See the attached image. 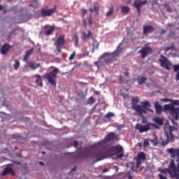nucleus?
<instances>
[{"instance_id": "49", "label": "nucleus", "mask_w": 179, "mask_h": 179, "mask_svg": "<svg viewBox=\"0 0 179 179\" xmlns=\"http://www.w3.org/2000/svg\"><path fill=\"white\" fill-rule=\"evenodd\" d=\"M176 80H179V71L178 72L176 75Z\"/></svg>"}, {"instance_id": "23", "label": "nucleus", "mask_w": 179, "mask_h": 179, "mask_svg": "<svg viewBox=\"0 0 179 179\" xmlns=\"http://www.w3.org/2000/svg\"><path fill=\"white\" fill-rule=\"evenodd\" d=\"M120 8H122L121 12L123 15H128L131 10V8L129 6H120Z\"/></svg>"}, {"instance_id": "45", "label": "nucleus", "mask_w": 179, "mask_h": 179, "mask_svg": "<svg viewBox=\"0 0 179 179\" xmlns=\"http://www.w3.org/2000/svg\"><path fill=\"white\" fill-rule=\"evenodd\" d=\"M112 59H113V58H108V59H106V60H105L106 64H109V63H110L111 61H112Z\"/></svg>"}, {"instance_id": "2", "label": "nucleus", "mask_w": 179, "mask_h": 179, "mask_svg": "<svg viewBox=\"0 0 179 179\" xmlns=\"http://www.w3.org/2000/svg\"><path fill=\"white\" fill-rule=\"evenodd\" d=\"M178 134V128L171 125H169L164 128L165 138L161 137L159 141L155 136V138L150 140V142L156 146L159 143L161 146H166L169 143H173L176 141V135Z\"/></svg>"}, {"instance_id": "56", "label": "nucleus", "mask_w": 179, "mask_h": 179, "mask_svg": "<svg viewBox=\"0 0 179 179\" xmlns=\"http://www.w3.org/2000/svg\"><path fill=\"white\" fill-rule=\"evenodd\" d=\"M151 113H153V110L152 109L149 110Z\"/></svg>"}, {"instance_id": "31", "label": "nucleus", "mask_w": 179, "mask_h": 179, "mask_svg": "<svg viewBox=\"0 0 179 179\" xmlns=\"http://www.w3.org/2000/svg\"><path fill=\"white\" fill-rule=\"evenodd\" d=\"M115 113H112V112H108V113L106 114L105 115V118L109 120V121H110V118L113 117H115Z\"/></svg>"}, {"instance_id": "48", "label": "nucleus", "mask_w": 179, "mask_h": 179, "mask_svg": "<svg viewBox=\"0 0 179 179\" xmlns=\"http://www.w3.org/2000/svg\"><path fill=\"white\" fill-rule=\"evenodd\" d=\"M108 171V169H103V173H107Z\"/></svg>"}, {"instance_id": "30", "label": "nucleus", "mask_w": 179, "mask_h": 179, "mask_svg": "<svg viewBox=\"0 0 179 179\" xmlns=\"http://www.w3.org/2000/svg\"><path fill=\"white\" fill-rule=\"evenodd\" d=\"M28 66L31 68V69L35 70L37 69L40 66V64H36L31 62Z\"/></svg>"}, {"instance_id": "40", "label": "nucleus", "mask_w": 179, "mask_h": 179, "mask_svg": "<svg viewBox=\"0 0 179 179\" xmlns=\"http://www.w3.org/2000/svg\"><path fill=\"white\" fill-rule=\"evenodd\" d=\"M174 72H178L179 71V64L173 65Z\"/></svg>"}, {"instance_id": "24", "label": "nucleus", "mask_w": 179, "mask_h": 179, "mask_svg": "<svg viewBox=\"0 0 179 179\" xmlns=\"http://www.w3.org/2000/svg\"><path fill=\"white\" fill-rule=\"evenodd\" d=\"M153 121L157 123V124L162 126L164 124V120L162 118H160L159 117H155L153 118Z\"/></svg>"}, {"instance_id": "27", "label": "nucleus", "mask_w": 179, "mask_h": 179, "mask_svg": "<svg viewBox=\"0 0 179 179\" xmlns=\"http://www.w3.org/2000/svg\"><path fill=\"white\" fill-rule=\"evenodd\" d=\"M34 51V49H31L30 50H27L26 52L25 56H24L23 60L27 62L28 60V58L29 55H31L32 52Z\"/></svg>"}, {"instance_id": "54", "label": "nucleus", "mask_w": 179, "mask_h": 179, "mask_svg": "<svg viewBox=\"0 0 179 179\" xmlns=\"http://www.w3.org/2000/svg\"><path fill=\"white\" fill-rule=\"evenodd\" d=\"M2 9H3V7H2V6H1V5H0V11H1V10H2Z\"/></svg>"}, {"instance_id": "47", "label": "nucleus", "mask_w": 179, "mask_h": 179, "mask_svg": "<svg viewBox=\"0 0 179 179\" xmlns=\"http://www.w3.org/2000/svg\"><path fill=\"white\" fill-rule=\"evenodd\" d=\"M127 176V178H128V179H133V178H132V176H131V174L127 173V174H126V176Z\"/></svg>"}, {"instance_id": "20", "label": "nucleus", "mask_w": 179, "mask_h": 179, "mask_svg": "<svg viewBox=\"0 0 179 179\" xmlns=\"http://www.w3.org/2000/svg\"><path fill=\"white\" fill-rule=\"evenodd\" d=\"M10 48V46L8 43H6L2 46L1 49V54L3 55H6V54L8 52Z\"/></svg>"}, {"instance_id": "51", "label": "nucleus", "mask_w": 179, "mask_h": 179, "mask_svg": "<svg viewBox=\"0 0 179 179\" xmlns=\"http://www.w3.org/2000/svg\"><path fill=\"white\" fill-rule=\"evenodd\" d=\"M167 26L168 27H173V24H168Z\"/></svg>"}, {"instance_id": "62", "label": "nucleus", "mask_w": 179, "mask_h": 179, "mask_svg": "<svg viewBox=\"0 0 179 179\" xmlns=\"http://www.w3.org/2000/svg\"><path fill=\"white\" fill-rule=\"evenodd\" d=\"M178 26H179V22H178Z\"/></svg>"}, {"instance_id": "44", "label": "nucleus", "mask_w": 179, "mask_h": 179, "mask_svg": "<svg viewBox=\"0 0 179 179\" xmlns=\"http://www.w3.org/2000/svg\"><path fill=\"white\" fill-rule=\"evenodd\" d=\"M73 146H74V148H77L78 146V142L77 141H75L74 142H73Z\"/></svg>"}, {"instance_id": "8", "label": "nucleus", "mask_w": 179, "mask_h": 179, "mask_svg": "<svg viewBox=\"0 0 179 179\" xmlns=\"http://www.w3.org/2000/svg\"><path fill=\"white\" fill-rule=\"evenodd\" d=\"M150 127H155L157 128L156 124L149 122L145 125L137 124L136 126V129H138L139 132L142 134L143 132H148L150 129Z\"/></svg>"}, {"instance_id": "46", "label": "nucleus", "mask_w": 179, "mask_h": 179, "mask_svg": "<svg viewBox=\"0 0 179 179\" xmlns=\"http://www.w3.org/2000/svg\"><path fill=\"white\" fill-rule=\"evenodd\" d=\"M81 12H82L83 16H85V15L87 14V10L86 9H82Z\"/></svg>"}, {"instance_id": "29", "label": "nucleus", "mask_w": 179, "mask_h": 179, "mask_svg": "<svg viewBox=\"0 0 179 179\" xmlns=\"http://www.w3.org/2000/svg\"><path fill=\"white\" fill-rule=\"evenodd\" d=\"M146 80L147 78L145 77H139L138 78H137V81L138 82L139 85H143Z\"/></svg>"}, {"instance_id": "42", "label": "nucleus", "mask_w": 179, "mask_h": 179, "mask_svg": "<svg viewBox=\"0 0 179 179\" xmlns=\"http://www.w3.org/2000/svg\"><path fill=\"white\" fill-rule=\"evenodd\" d=\"M159 179H167L166 176H163L162 173L158 174Z\"/></svg>"}, {"instance_id": "39", "label": "nucleus", "mask_w": 179, "mask_h": 179, "mask_svg": "<svg viewBox=\"0 0 179 179\" xmlns=\"http://www.w3.org/2000/svg\"><path fill=\"white\" fill-rule=\"evenodd\" d=\"M76 55V52L74 51L73 53L71 55L70 57H69V60L71 61L75 58V56Z\"/></svg>"}, {"instance_id": "21", "label": "nucleus", "mask_w": 179, "mask_h": 179, "mask_svg": "<svg viewBox=\"0 0 179 179\" xmlns=\"http://www.w3.org/2000/svg\"><path fill=\"white\" fill-rule=\"evenodd\" d=\"M99 3L97 2L93 3V9L90 8V12H95L96 15H99Z\"/></svg>"}, {"instance_id": "7", "label": "nucleus", "mask_w": 179, "mask_h": 179, "mask_svg": "<svg viewBox=\"0 0 179 179\" xmlns=\"http://www.w3.org/2000/svg\"><path fill=\"white\" fill-rule=\"evenodd\" d=\"M161 59H159V62L161 64V66L163 67L164 69L170 71V66H172V64L171 62L167 59L166 56L161 55Z\"/></svg>"}, {"instance_id": "61", "label": "nucleus", "mask_w": 179, "mask_h": 179, "mask_svg": "<svg viewBox=\"0 0 179 179\" xmlns=\"http://www.w3.org/2000/svg\"><path fill=\"white\" fill-rule=\"evenodd\" d=\"M85 85H87V83H85Z\"/></svg>"}, {"instance_id": "5", "label": "nucleus", "mask_w": 179, "mask_h": 179, "mask_svg": "<svg viewBox=\"0 0 179 179\" xmlns=\"http://www.w3.org/2000/svg\"><path fill=\"white\" fill-rule=\"evenodd\" d=\"M57 73H59V69L55 68L51 72L44 74L43 78L48 80V83L52 86H56Z\"/></svg>"}, {"instance_id": "58", "label": "nucleus", "mask_w": 179, "mask_h": 179, "mask_svg": "<svg viewBox=\"0 0 179 179\" xmlns=\"http://www.w3.org/2000/svg\"><path fill=\"white\" fill-rule=\"evenodd\" d=\"M167 100H169V99H164V101H167Z\"/></svg>"}, {"instance_id": "11", "label": "nucleus", "mask_w": 179, "mask_h": 179, "mask_svg": "<svg viewBox=\"0 0 179 179\" xmlns=\"http://www.w3.org/2000/svg\"><path fill=\"white\" fill-rule=\"evenodd\" d=\"M138 52L141 54V57L145 59L149 55L152 53V48L145 45L142 48L141 50H138Z\"/></svg>"}, {"instance_id": "13", "label": "nucleus", "mask_w": 179, "mask_h": 179, "mask_svg": "<svg viewBox=\"0 0 179 179\" xmlns=\"http://www.w3.org/2000/svg\"><path fill=\"white\" fill-rule=\"evenodd\" d=\"M146 159V155L145 152H138L137 154L136 158V168L138 169L140 165L142 164V161H145Z\"/></svg>"}, {"instance_id": "18", "label": "nucleus", "mask_w": 179, "mask_h": 179, "mask_svg": "<svg viewBox=\"0 0 179 179\" xmlns=\"http://www.w3.org/2000/svg\"><path fill=\"white\" fill-rule=\"evenodd\" d=\"M133 109H134V110H136L137 113H139L141 114L142 113H145L146 110L145 109V108H143L142 106H132Z\"/></svg>"}, {"instance_id": "36", "label": "nucleus", "mask_w": 179, "mask_h": 179, "mask_svg": "<svg viewBox=\"0 0 179 179\" xmlns=\"http://www.w3.org/2000/svg\"><path fill=\"white\" fill-rule=\"evenodd\" d=\"M94 102H95L94 98L93 96H91L89 98L87 103L89 105H92L94 103Z\"/></svg>"}, {"instance_id": "28", "label": "nucleus", "mask_w": 179, "mask_h": 179, "mask_svg": "<svg viewBox=\"0 0 179 179\" xmlns=\"http://www.w3.org/2000/svg\"><path fill=\"white\" fill-rule=\"evenodd\" d=\"M121 46V44H120L118 45V47H117V50H115V52H113L112 53V55L113 56H118L120 53H121L122 52V48H120V47Z\"/></svg>"}, {"instance_id": "4", "label": "nucleus", "mask_w": 179, "mask_h": 179, "mask_svg": "<svg viewBox=\"0 0 179 179\" xmlns=\"http://www.w3.org/2000/svg\"><path fill=\"white\" fill-rule=\"evenodd\" d=\"M164 110L170 112L171 123L178 127V123L175 120H179V106L176 108L173 106L166 105L164 106Z\"/></svg>"}, {"instance_id": "14", "label": "nucleus", "mask_w": 179, "mask_h": 179, "mask_svg": "<svg viewBox=\"0 0 179 179\" xmlns=\"http://www.w3.org/2000/svg\"><path fill=\"white\" fill-rule=\"evenodd\" d=\"M56 13V8H52L50 10H45L44 8L41 10V16L42 17H50Z\"/></svg>"}, {"instance_id": "52", "label": "nucleus", "mask_w": 179, "mask_h": 179, "mask_svg": "<svg viewBox=\"0 0 179 179\" xmlns=\"http://www.w3.org/2000/svg\"><path fill=\"white\" fill-rule=\"evenodd\" d=\"M76 170H77L76 167H74V168L72 169V170L71 171H71H76Z\"/></svg>"}, {"instance_id": "32", "label": "nucleus", "mask_w": 179, "mask_h": 179, "mask_svg": "<svg viewBox=\"0 0 179 179\" xmlns=\"http://www.w3.org/2000/svg\"><path fill=\"white\" fill-rule=\"evenodd\" d=\"M72 40H73V42H75L76 46L78 47V35L77 34L73 35Z\"/></svg>"}, {"instance_id": "50", "label": "nucleus", "mask_w": 179, "mask_h": 179, "mask_svg": "<svg viewBox=\"0 0 179 179\" xmlns=\"http://www.w3.org/2000/svg\"><path fill=\"white\" fill-rule=\"evenodd\" d=\"M138 145L139 146V148H142L143 144L141 143H138Z\"/></svg>"}, {"instance_id": "60", "label": "nucleus", "mask_w": 179, "mask_h": 179, "mask_svg": "<svg viewBox=\"0 0 179 179\" xmlns=\"http://www.w3.org/2000/svg\"><path fill=\"white\" fill-rule=\"evenodd\" d=\"M43 155H45V152H43Z\"/></svg>"}, {"instance_id": "10", "label": "nucleus", "mask_w": 179, "mask_h": 179, "mask_svg": "<svg viewBox=\"0 0 179 179\" xmlns=\"http://www.w3.org/2000/svg\"><path fill=\"white\" fill-rule=\"evenodd\" d=\"M148 3L147 0H134L133 6L137 9V12H138V15L141 13V8L142 6H145L146 3Z\"/></svg>"}, {"instance_id": "19", "label": "nucleus", "mask_w": 179, "mask_h": 179, "mask_svg": "<svg viewBox=\"0 0 179 179\" xmlns=\"http://www.w3.org/2000/svg\"><path fill=\"white\" fill-rule=\"evenodd\" d=\"M34 78H36V80L35 81V83H36V85L38 86H40V87H43V82H42L43 78H42V76H41L38 74H36V75L34 76Z\"/></svg>"}, {"instance_id": "33", "label": "nucleus", "mask_w": 179, "mask_h": 179, "mask_svg": "<svg viewBox=\"0 0 179 179\" xmlns=\"http://www.w3.org/2000/svg\"><path fill=\"white\" fill-rule=\"evenodd\" d=\"M141 104L142 105L143 108H150V103L148 101H145L144 102H141Z\"/></svg>"}, {"instance_id": "26", "label": "nucleus", "mask_w": 179, "mask_h": 179, "mask_svg": "<svg viewBox=\"0 0 179 179\" xmlns=\"http://www.w3.org/2000/svg\"><path fill=\"white\" fill-rule=\"evenodd\" d=\"M139 103V99L138 97H133L132 101L131 102V106L132 107L138 106V103Z\"/></svg>"}, {"instance_id": "17", "label": "nucleus", "mask_w": 179, "mask_h": 179, "mask_svg": "<svg viewBox=\"0 0 179 179\" xmlns=\"http://www.w3.org/2000/svg\"><path fill=\"white\" fill-rule=\"evenodd\" d=\"M8 173H10L12 176H15V171L13 170V169L10 168V167H6L5 169H3L1 176H4L8 175Z\"/></svg>"}, {"instance_id": "37", "label": "nucleus", "mask_w": 179, "mask_h": 179, "mask_svg": "<svg viewBox=\"0 0 179 179\" xmlns=\"http://www.w3.org/2000/svg\"><path fill=\"white\" fill-rule=\"evenodd\" d=\"M172 106H178L179 100H170Z\"/></svg>"}, {"instance_id": "57", "label": "nucleus", "mask_w": 179, "mask_h": 179, "mask_svg": "<svg viewBox=\"0 0 179 179\" xmlns=\"http://www.w3.org/2000/svg\"><path fill=\"white\" fill-rule=\"evenodd\" d=\"M108 53H105V55H108Z\"/></svg>"}, {"instance_id": "1", "label": "nucleus", "mask_w": 179, "mask_h": 179, "mask_svg": "<svg viewBox=\"0 0 179 179\" xmlns=\"http://www.w3.org/2000/svg\"><path fill=\"white\" fill-rule=\"evenodd\" d=\"M167 152L171 155V163L168 169H164L161 172L163 173H168L171 178L179 179V148H171L167 149Z\"/></svg>"}, {"instance_id": "35", "label": "nucleus", "mask_w": 179, "mask_h": 179, "mask_svg": "<svg viewBox=\"0 0 179 179\" xmlns=\"http://www.w3.org/2000/svg\"><path fill=\"white\" fill-rule=\"evenodd\" d=\"M14 62H15L13 64L14 69L17 70L20 67V62L18 59H15V60H14Z\"/></svg>"}, {"instance_id": "15", "label": "nucleus", "mask_w": 179, "mask_h": 179, "mask_svg": "<svg viewBox=\"0 0 179 179\" xmlns=\"http://www.w3.org/2000/svg\"><path fill=\"white\" fill-rule=\"evenodd\" d=\"M154 27L152 25H146L143 27V34L147 35L152 34L154 31Z\"/></svg>"}, {"instance_id": "6", "label": "nucleus", "mask_w": 179, "mask_h": 179, "mask_svg": "<svg viewBox=\"0 0 179 179\" xmlns=\"http://www.w3.org/2000/svg\"><path fill=\"white\" fill-rule=\"evenodd\" d=\"M65 44H66V40L64 38V35H61L57 38V40H55V49L57 51V55H59V53H61V50Z\"/></svg>"}, {"instance_id": "43", "label": "nucleus", "mask_w": 179, "mask_h": 179, "mask_svg": "<svg viewBox=\"0 0 179 179\" xmlns=\"http://www.w3.org/2000/svg\"><path fill=\"white\" fill-rule=\"evenodd\" d=\"M99 47V43H93V49H97Z\"/></svg>"}, {"instance_id": "59", "label": "nucleus", "mask_w": 179, "mask_h": 179, "mask_svg": "<svg viewBox=\"0 0 179 179\" xmlns=\"http://www.w3.org/2000/svg\"><path fill=\"white\" fill-rule=\"evenodd\" d=\"M119 9H117L116 11L118 12Z\"/></svg>"}, {"instance_id": "38", "label": "nucleus", "mask_w": 179, "mask_h": 179, "mask_svg": "<svg viewBox=\"0 0 179 179\" xmlns=\"http://www.w3.org/2000/svg\"><path fill=\"white\" fill-rule=\"evenodd\" d=\"M88 23H89L90 26L93 25V19L92 18V15H90V17L88 18Z\"/></svg>"}, {"instance_id": "55", "label": "nucleus", "mask_w": 179, "mask_h": 179, "mask_svg": "<svg viewBox=\"0 0 179 179\" xmlns=\"http://www.w3.org/2000/svg\"><path fill=\"white\" fill-rule=\"evenodd\" d=\"M125 76L128 77L129 76V73H125Z\"/></svg>"}, {"instance_id": "12", "label": "nucleus", "mask_w": 179, "mask_h": 179, "mask_svg": "<svg viewBox=\"0 0 179 179\" xmlns=\"http://www.w3.org/2000/svg\"><path fill=\"white\" fill-rule=\"evenodd\" d=\"M112 150L117 154V158L122 159L124 157V148L121 145H116L112 147Z\"/></svg>"}, {"instance_id": "9", "label": "nucleus", "mask_w": 179, "mask_h": 179, "mask_svg": "<svg viewBox=\"0 0 179 179\" xmlns=\"http://www.w3.org/2000/svg\"><path fill=\"white\" fill-rule=\"evenodd\" d=\"M54 31H55V27L51 26L49 27V26H45V27H41L40 34H43L44 36H49L51 34H52Z\"/></svg>"}, {"instance_id": "16", "label": "nucleus", "mask_w": 179, "mask_h": 179, "mask_svg": "<svg viewBox=\"0 0 179 179\" xmlns=\"http://www.w3.org/2000/svg\"><path fill=\"white\" fill-rule=\"evenodd\" d=\"M88 34H87L86 32L82 31V39H84L85 41H87L88 39H93V35L92 34V32L90 30H87Z\"/></svg>"}, {"instance_id": "3", "label": "nucleus", "mask_w": 179, "mask_h": 179, "mask_svg": "<svg viewBox=\"0 0 179 179\" xmlns=\"http://www.w3.org/2000/svg\"><path fill=\"white\" fill-rule=\"evenodd\" d=\"M115 138H116V136L115 133L111 132V133H109V134L106 136L105 139H103L101 141H99L94 145V147L96 148L99 149V150H97L94 152V154H93V157H94L96 162L101 161L106 158L107 155L105 152L104 146L106 143L115 141Z\"/></svg>"}, {"instance_id": "53", "label": "nucleus", "mask_w": 179, "mask_h": 179, "mask_svg": "<svg viewBox=\"0 0 179 179\" xmlns=\"http://www.w3.org/2000/svg\"><path fill=\"white\" fill-rule=\"evenodd\" d=\"M39 164H40V165H44V163H43V162H39Z\"/></svg>"}, {"instance_id": "22", "label": "nucleus", "mask_w": 179, "mask_h": 179, "mask_svg": "<svg viewBox=\"0 0 179 179\" xmlns=\"http://www.w3.org/2000/svg\"><path fill=\"white\" fill-rule=\"evenodd\" d=\"M155 109L156 110V113L158 115L162 114V107L159 105V102L155 103Z\"/></svg>"}, {"instance_id": "41", "label": "nucleus", "mask_w": 179, "mask_h": 179, "mask_svg": "<svg viewBox=\"0 0 179 179\" xmlns=\"http://www.w3.org/2000/svg\"><path fill=\"white\" fill-rule=\"evenodd\" d=\"M174 49V47L173 45H171V47H168L164 49L165 52H169V50H172Z\"/></svg>"}, {"instance_id": "34", "label": "nucleus", "mask_w": 179, "mask_h": 179, "mask_svg": "<svg viewBox=\"0 0 179 179\" xmlns=\"http://www.w3.org/2000/svg\"><path fill=\"white\" fill-rule=\"evenodd\" d=\"M150 138H145L143 141V148H148L150 145Z\"/></svg>"}, {"instance_id": "25", "label": "nucleus", "mask_w": 179, "mask_h": 179, "mask_svg": "<svg viewBox=\"0 0 179 179\" xmlns=\"http://www.w3.org/2000/svg\"><path fill=\"white\" fill-rule=\"evenodd\" d=\"M114 10H115L114 6H110L108 11L106 12V17H111L112 15L114 14Z\"/></svg>"}]
</instances>
